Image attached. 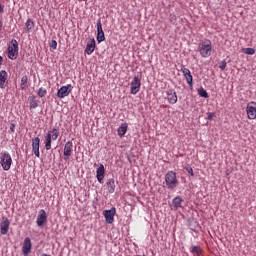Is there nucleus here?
Instances as JSON below:
<instances>
[{"instance_id":"f257e3e1","label":"nucleus","mask_w":256,"mask_h":256,"mask_svg":"<svg viewBox=\"0 0 256 256\" xmlns=\"http://www.w3.org/2000/svg\"><path fill=\"white\" fill-rule=\"evenodd\" d=\"M198 51L204 59L211 57V54L213 53V44L211 43V40L206 39L200 42L198 44Z\"/></svg>"},{"instance_id":"f03ea898","label":"nucleus","mask_w":256,"mask_h":256,"mask_svg":"<svg viewBox=\"0 0 256 256\" xmlns=\"http://www.w3.org/2000/svg\"><path fill=\"white\" fill-rule=\"evenodd\" d=\"M165 184L167 189L170 191H174V189H177L179 185V180L177 179V173L173 170H170L165 175Z\"/></svg>"},{"instance_id":"7ed1b4c3","label":"nucleus","mask_w":256,"mask_h":256,"mask_svg":"<svg viewBox=\"0 0 256 256\" xmlns=\"http://www.w3.org/2000/svg\"><path fill=\"white\" fill-rule=\"evenodd\" d=\"M0 165L4 171H9V169H11V165H13V158H11V154H9V152L0 153Z\"/></svg>"},{"instance_id":"20e7f679","label":"nucleus","mask_w":256,"mask_h":256,"mask_svg":"<svg viewBox=\"0 0 256 256\" xmlns=\"http://www.w3.org/2000/svg\"><path fill=\"white\" fill-rule=\"evenodd\" d=\"M19 55V42L15 39H12L10 44L8 45V58L12 61H15Z\"/></svg>"},{"instance_id":"39448f33","label":"nucleus","mask_w":256,"mask_h":256,"mask_svg":"<svg viewBox=\"0 0 256 256\" xmlns=\"http://www.w3.org/2000/svg\"><path fill=\"white\" fill-rule=\"evenodd\" d=\"M103 215L105 217V222L109 225H113L115 222V215H117V209L112 207L110 210H104Z\"/></svg>"},{"instance_id":"423d86ee","label":"nucleus","mask_w":256,"mask_h":256,"mask_svg":"<svg viewBox=\"0 0 256 256\" xmlns=\"http://www.w3.org/2000/svg\"><path fill=\"white\" fill-rule=\"evenodd\" d=\"M141 91V79L137 76L134 77L133 81L131 82V89L130 93L132 95H137Z\"/></svg>"},{"instance_id":"0eeeda50","label":"nucleus","mask_w":256,"mask_h":256,"mask_svg":"<svg viewBox=\"0 0 256 256\" xmlns=\"http://www.w3.org/2000/svg\"><path fill=\"white\" fill-rule=\"evenodd\" d=\"M246 113L248 119H255L256 118V102H249L246 107Z\"/></svg>"},{"instance_id":"6e6552de","label":"nucleus","mask_w":256,"mask_h":256,"mask_svg":"<svg viewBox=\"0 0 256 256\" xmlns=\"http://www.w3.org/2000/svg\"><path fill=\"white\" fill-rule=\"evenodd\" d=\"M11 222H9L8 217H2V221L0 223V233L1 235H7L9 233V227Z\"/></svg>"},{"instance_id":"1a4fd4ad","label":"nucleus","mask_w":256,"mask_h":256,"mask_svg":"<svg viewBox=\"0 0 256 256\" xmlns=\"http://www.w3.org/2000/svg\"><path fill=\"white\" fill-rule=\"evenodd\" d=\"M165 93V99H167L168 103H170V105H175V103H177V92H175L173 89H168Z\"/></svg>"},{"instance_id":"9d476101","label":"nucleus","mask_w":256,"mask_h":256,"mask_svg":"<svg viewBox=\"0 0 256 256\" xmlns=\"http://www.w3.org/2000/svg\"><path fill=\"white\" fill-rule=\"evenodd\" d=\"M64 160L65 161H69V157H71V155H73V142L68 141L66 142L65 146H64Z\"/></svg>"},{"instance_id":"9b49d317","label":"nucleus","mask_w":256,"mask_h":256,"mask_svg":"<svg viewBox=\"0 0 256 256\" xmlns=\"http://www.w3.org/2000/svg\"><path fill=\"white\" fill-rule=\"evenodd\" d=\"M96 178L98 183L103 185L104 179H105V166L103 164H100V166L96 170Z\"/></svg>"},{"instance_id":"f8f14e48","label":"nucleus","mask_w":256,"mask_h":256,"mask_svg":"<svg viewBox=\"0 0 256 256\" xmlns=\"http://www.w3.org/2000/svg\"><path fill=\"white\" fill-rule=\"evenodd\" d=\"M181 71L189 85V87L193 88V75H191V70L185 68V66L181 67Z\"/></svg>"},{"instance_id":"ddd939ff","label":"nucleus","mask_w":256,"mask_h":256,"mask_svg":"<svg viewBox=\"0 0 256 256\" xmlns=\"http://www.w3.org/2000/svg\"><path fill=\"white\" fill-rule=\"evenodd\" d=\"M69 87H71V85L60 87L57 92V97L59 99H65V97H69V94L71 93V89H69Z\"/></svg>"},{"instance_id":"4468645a","label":"nucleus","mask_w":256,"mask_h":256,"mask_svg":"<svg viewBox=\"0 0 256 256\" xmlns=\"http://www.w3.org/2000/svg\"><path fill=\"white\" fill-rule=\"evenodd\" d=\"M33 245L31 244V238L26 237L24 239V243L22 246V253L24 256L29 255V253H31V249H32Z\"/></svg>"},{"instance_id":"2eb2a0df","label":"nucleus","mask_w":256,"mask_h":256,"mask_svg":"<svg viewBox=\"0 0 256 256\" xmlns=\"http://www.w3.org/2000/svg\"><path fill=\"white\" fill-rule=\"evenodd\" d=\"M40 143H41V139L39 137H35L32 139V150L35 157H41V153L39 152Z\"/></svg>"},{"instance_id":"dca6fc26","label":"nucleus","mask_w":256,"mask_h":256,"mask_svg":"<svg viewBox=\"0 0 256 256\" xmlns=\"http://www.w3.org/2000/svg\"><path fill=\"white\" fill-rule=\"evenodd\" d=\"M36 223L38 227H43L44 223H47V212L45 210L39 211Z\"/></svg>"},{"instance_id":"f3484780","label":"nucleus","mask_w":256,"mask_h":256,"mask_svg":"<svg viewBox=\"0 0 256 256\" xmlns=\"http://www.w3.org/2000/svg\"><path fill=\"white\" fill-rule=\"evenodd\" d=\"M7 77H9V75L7 74V71L1 70L0 71V89H5V87H7Z\"/></svg>"},{"instance_id":"a211bd4d","label":"nucleus","mask_w":256,"mask_h":256,"mask_svg":"<svg viewBox=\"0 0 256 256\" xmlns=\"http://www.w3.org/2000/svg\"><path fill=\"white\" fill-rule=\"evenodd\" d=\"M95 47H96L95 39H92L90 42L87 43L85 53L87 55H91L93 51H95Z\"/></svg>"},{"instance_id":"6ab92c4d","label":"nucleus","mask_w":256,"mask_h":256,"mask_svg":"<svg viewBox=\"0 0 256 256\" xmlns=\"http://www.w3.org/2000/svg\"><path fill=\"white\" fill-rule=\"evenodd\" d=\"M106 185L108 187V193H115V179H108Z\"/></svg>"},{"instance_id":"aec40b11","label":"nucleus","mask_w":256,"mask_h":256,"mask_svg":"<svg viewBox=\"0 0 256 256\" xmlns=\"http://www.w3.org/2000/svg\"><path fill=\"white\" fill-rule=\"evenodd\" d=\"M30 109H37L39 107V102H37L36 96L29 97Z\"/></svg>"},{"instance_id":"412c9836","label":"nucleus","mask_w":256,"mask_h":256,"mask_svg":"<svg viewBox=\"0 0 256 256\" xmlns=\"http://www.w3.org/2000/svg\"><path fill=\"white\" fill-rule=\"evenodd\" d=\"M182 203H183V198H181V196H177L172 200V205L174 209H179Z\"/></svg>"},{"instance_id":"4be33fe9","label":"nucleus","mask_w":256,"mask_h":256,"mask_svg":"<svg viewBox=\"0 0 256 256\" xmlns=\"http://www.w3.org/2000/svg\"><path fill=\"white\" fill-rule=\"evenodd\" d=\"M127 129H128L127 123H122L121 126L118 128L119 137H124L125 133H127Z\"/></svg>"},{"instance_id":"5701e85b","label":"nucleus","mask_w":256,"mask_h":256,"mask_svg":"<svg viewBox=\"0 0 256 256\" xmlns=\"http://www.w3.org/2000/svg\"><path fill=\"white\" fill-rule=\"evenodd\" d=\"M48 135H50L52 141H57V139H59V130L57 128H53L52 130L48 131Z\"/></svg>"},{"instance_id":"b1692460","label":"nucleus","mask_w":256,"mask_h":256,"mask_svg":"<svg viewBox=\"0 0 256 256\" xmlns=\"http://www.w3.org/2000/svg\"><path fill=\"white\" fill-rule=\"evenodd\" d=\"M25 25L27 33H31V30L35 28V22H33L31 19H28Z\"/></svg>"},{"instance_id":"393cba45","label":"nucleus","mask_w":256,"mask_h":256,"mask_svg":"<svg viewBox=\"0 0 256 256\" xmlns=\"http://www.w3.org/2000/svg\"><path fill=\"white\" fill-rule=\"evenodd\" d=\"M29 81V78L27 77V75H24L22 78H21V83H20V88L25 91V89H27V83Z\"/></svg>"},{"instance_id":"a878e982","label":"nucleus","mask_w":256,"mask_h":256,"mask_svg":"<svg viewBox=\"0 0 256 256\" xmlns=\"http://www.w3.org/2000/svg\"><path fill=\"white\" fill-rule=\"evenodd\" d=\"M198 95L199 97H204V99H209V93H207V90H205L203 87L198 89Z\"/></svg>"},{"instance_id":"bb28decb","label":"nucleus","mask_w":256,"mask_h":256,"mask_svg":"<svg viewBox=\"0 0 256 256\" xmlns=\"http://www.w3.org/2000/svg\"><path fill=\"white\" fill-rule=\"evenodd\" d=\"M191 253H193L194 255H201V247L193 246L191 249Z\"/></svg>"},{"instance_id":"cd10ccee","label":"nucleus","mask_w":256,"mask_h":256,"mask_svg":"<svg viewBox=\"0 0 256 256\" xmlns=\"http://www.w3.org/2000/svg\"><path fill=\"white\" fill-rule=\"evenodd\" d=\"M97 41L98 43H103V41H105V32L97 33Z\"/></svg>"},{"instance_id":"c85d7f7f","label":"nucleus","mask_w":256,"mask_h":256,"mask_svg":"<svg viewBox=\"0 0 256 256\" xmlns=\"http://www.w3.org/2000/svg\"><path fill=\"white\" fill-rule=\"evenodd\" d=\"M242 51L246 55H255V50L253 48H244Z\"/></svg>"},{"instance_id":"c756f323","label":"nucleus","mask_w":256,"mask_h":256,"mask_svg":"<svg viewBox=\"0 0 256 256\" xmlns=\"http://www.w3.org/2000/svg\"><path fill=\"white\" fill-rule=\"evenodd\" d=\"M47 95V90L43 87L39 88L38 90V97L43 98Z\"/></svg>"},{"instance_id":"7c9ffc66","label":"nucleus","mask_w":256,"mask_h":256,"mask_svg":"<svg viewBox=\"0 0 256 256\" xmlns=\"http://www.w3.org/2000/svg\"><path fill=\"white\" fill-rule=\"evenodd\" d=\"M169 21H170V23H172L173 25H175V23H177V15H175V14H170V16H169Z\"/></svg>"},{"instance_id":"2f4dec72","label":"nucleus","mask_w":256,"mask_h":256,"mask_svg":"<svg viewBox=\"0 0 256 256\" xmlns=\"http://www.w3.org/2000/svg\"><path fill=\"white\" fill-rule=\"evenodd\" d=\"M219 69H221V71H225V69H227V61H221L219 64Z\"/></svg>"},{"instance_id":"473e14b6","label":"nucleus","mask_w":256,"mask_h":256,"mask_svg":"<svg viewBox=\"0 0 256 256\" xmlns=\"http://www.w3.org/2000/svg\"><path fill=\"white\" fill-rule=\"evenodd\" d=\"M97 33H103V25L101 24V20L97 22Z\"/></svg>"},{"instance_id":"72a5a7b5","label":"nucleus","mask_w":256,"mask_h":256,"mask_svg":"<svg viewBox=\"0 0 256 256\" xmlns=\"http://www.w3.org/2000/svg\"><path fill=\"white\" fill-rule=\"evenodd\" d=\"M186 171L191 175V177H195V173L193 172V168L191 166L186 167Z\"/></svg>"},{"instance_id":"f704fd0d","label":"nucleus","mask_w":256,"mask_h":256,"mask_svg":"<svg viewBox=\"0 0 256 256\" xmlns=\"http://www.w3.org/2000/svg\"><path fill=\"white\" fill-rule=\"evenodd\" d=\"M50 47H51V49H57V41L52 40L51 43H50Z\"/></svg>"},{"instance_id":"c9c22d12","label":"nucleus","mask_w":256,"mask_h":256,"mask_svg":"<svg viewBox=\"0 0 256 256\" xmlns=\"http://www.w3.org/2000/svg\"><path fill=\"white\" fill-rule=\"evenodd\" d=\"M51 141H53V138L51 137V134H47L45 143L51 144Z\"/></svg>"},{"instance_id":"e433bc0d","label":"nucleus","mask_w":256,"mask_h":256,"mask_svg":"<svg viewBox=\"0 0 256 256\" xmlns=\"http://www.w3.org/2000/svg\"><path fill=\"white\" fill-rule=\"evenodd\" d=\"M213 117H215V113L211 112V113L208 114L207 119H208L209 121H213Z\"/></svg>"},{"instance_id":"4c0bfd02","label":"nucleus","mask_w":256,"mask_h":256,"mask_svg":"<svg viewBox=\"0 0 256 256\" xmlns=\"http://www.w3.org/2000/svg\"><path fill=\"white\" fill-rule=\"evenodd\" d=\"M5 13V6L0 2V14Z\"/></svg>"},{"instance_id":"58836bf2","label":"nucleus","mask_w":256,"mask_h":256,"mask_svg":"<svg viewBox=\"0 0 256 256\" xmlns=\"http://www.w3.org/2000/svg\"><path fill=\"white\" fill-rule=\"evenodd\" d=\"M45 149H46V151H50V149H51V144L45 143Z\"/></svg>"},{"instance_id":"ea45409f","label":"nucleus","mask_w":256,"mask_h":256,"mask_svg":"<svg viewBox=\"0 0 256 256\" xmlns=\"http://www.w3.org/2000/svg\"><path fill=\"white\" fill-rule=\"evenodd\" d=\"M3 29V21L0 20V31Z\"/></svg>"},{"instance_id":"a19ab883","label":"nucleus","mask_w":256,"mask_h":256,"mask_svg":"<svg viewBox=\"0 0 256 256\" xmlns=\"http://www.w3.org/2000/svg\"><path fill=\"white\" fill-rule=\"evenodd\" d=\"M3 63V57L0 56V65Z\"/></svg>"}]
</instances>
